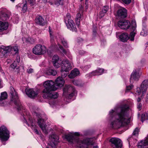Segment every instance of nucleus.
<instances>
[{
    "label": "nucleus",
    "instance_id": "58836bf2",
    "mask_svg": "<svg viewBox=\"0 0 148 148\" xmlns=\"http://www.w3.org/2000/svg\"><path fill=\"white\" fill-rule=\"evenodd\" d=\"M18 64L15 61H14L13 62V63L10 66L13 69H15L16 68V69H18V67L17 68H16V67H17V66Z\"/></svg>",
    "mask_w": 148,
    "mask_h": 148
},
{
    "label": "nucleus",
    "instance_id": "4be33fe9",
    "mask_svg": "<svg viewBox=\"0 0 148 148\" xmlns=\"http://www.w3.org/2000/svg\"><path fill=\"white\" fill-rule=\"evenodd\" d=\"M8 95L6 92H1L0 97V106H3L4 101L7 98Z\"/></svg>",
    "mask_w": 148,
    "mask_h": 148
},
{
    "label": "nucleus",
    "instance_id": "bf43d9fd",
    "mask_svg": "<svg viewBox=\"0 0 148 148\" xmlns=\"http://www.w3.org/2000/svg\"><path fill=\"white\" fill-rule=\"evenodd\" d=\"M49 34H50V37H53L52 36V31H50V32H49Z\"/></svg>",
    "mask_w": 148,
    "mask_h": 148
},
{
    "label": "nucleus",
    "instance_id": "f03ea898",
    "mask_svg": "<svg viewBox=\"0 0 148 148\" xmlns=\"http://www.w3.org/2000/svg\"><path fill=\"white\" fill-rule=\"evenodd\" d=\"M45 88L43 90L42 92L44 93L42 96L44 98L56 99L58 97V94L56 92H50L51 91H54L58 88L55 85L54 82L52 80L47 81L44 84Z\"/></svg>",
    "mask_w": 148,
    "mask_h": 148
},
{
    "label": "nucleus",
    "instance_id": "49530a36",
    "mask_svg": "<svg viewBox=\"0 0 148 148\" xmlns=\"http://www.w3.org/2000/svg\"><path fill=\"white\" fill-rule=\"evenodd\" d=\"M18 63H19L20 62V57L19 56H17L16 57V61H15Z\"/></svg>",
    "mask_w": 148,
    "mask_h": 148
},
{
    "label": "nucleus",
    "instance_id": "ea45409f",
    "mask_svg": "<svg viewBox=\"0 0 148 148\" xmlns=\"http://www.w3.org/2000/svg\"><path fill=\"white\" fill-rule=\"evenodd\" d=\"M26 40L27 42L31 44L34 43L35 41L34 39L30 37L26 38Z\"/></svg>",
    "mask_w": 148,
    "mask_h": 148
},
{
    "label": "nucleus",
    "instance_id": "20e7f679",
    "mask_svg": "<svg viewBox=\"0 0 148 148\" xmlns=\"http://www.w3.org/2000/svg\"><path fill=\"white\" fill-rule=\"evenodd\" d=\"M64 20L66 25L68 29L73 32H77V29L75 24L73 21L71 19L70 14L69 13H67Z\"/></svg>",
    "mask_w": 148,
    "mask_h": 148
},
{
    "label": "nucleus",
    "instance_id": "338daca9",
    "mask_svg": "<svg viewBox=\"0 0 148 148\" xmlns=\"http://www.w3.org/2000/svg\"><path fill=\"white\" fill-rule=\"evenodd\" d=\"M146 97L147 98V99H148V94L147 95Z\"/></svg>",
    "mask_w": 148,
    "mask_h": 148
},
{
    "label": "nucleus",
    "instance_id": "9d476101",
    "mask_svg": "<svg viewBox=\"0 0 148 148\" xmlns=\"http://www.w3.org/2000/svg\"><path fill=\"white\" fill-rule=\"evenodd\" d=\"M148 86V80H145L141 84L140 88H137L136 92L138 95H140L141 92H142L143 94L145 93L147 91V87Z\"/></svg>",
    "mask_w": 148,
    "mask_h": 148
},
{
    "label": "nucleus",
    "instance_id": "e433bc0d",
    "mask_svg": "<svg viewBox=\"0 0 148 148\" xmlns=\"http://www.w3.org/2000/svg\"><path fill=\"white\" fill-rule=\"evenodd\" d=\"M51 47L52 49L55 48L56 46V45L54 41V39L53 37H51Z\"/></svg>",
    "mask_w": 148,
    "mask_h": 148
},
{
    "label": "nucleus",
    "instance_id": "680f3d73",
    "mask_svg": "<svg viewBox=\"0 0 148 148\" xmlns=\"http://www.w3.org/2000/svg\"><path fill=\"white\" fill-rule=\"evenodd\" d=\"M83 41V39H82V38H80V39H77V42H79V41Z\"/></svg>",
    "mask_w": 148,
    "mask_h": 148
},
{
    "label": "nucleus",
    "instance_id": "6e6d98bb",
    "mask_svg": "<svg viewBox=\"0 0 148 148\" xmlns=\"http://www.w3.org/2000/svg\"><path fill=\"white\" fill-rule=\"evenodd\" d=\"M34 132L37 134H39V132L37 130V129H35L34 130Z\"/></svg>",
    "mask_w": 148,
    "mask_h": 148
},
{
    "label": "nucleus",
    "instance_id": "f704fd0d",
    "mask_svg": "<svg viewBox=\"0 0 148 148\" xmlns=\"http://www.w3.org/2000/svg\"><path fill=\"white\" fill-rule=\"evenodd\" d=\"M64 3V0H56L55 1V4L57 6L59 5H63Z\"/></svg>",
    "mask_w": 148,
    "mask_h": 148
},
{
    "label": "nucleus",
    "instance_id": "c9c22d12",
    "mask_svg": "<svg viewBox=\"0 0 148 148\" xmlns=\"http://www.w3.org/2000/svg\"><path fill=\"white\" fill-rule=\"evenodd\" d=\"M104 71L103 69H99L94 71L92 73H96L97 74L100 75L103 73Z\"/></svg>",
    "mask_w": 148,
    "mask_h": 148
},
{
    "label": "nucleus",
    "instance_id": "f3484780",
    "mask_svg": "<svg viewBox=\"0 0 148 148\" xmlns=\"http://www.w3.org/2000/svg\"><path fill=\"white\" fill-rule=\"evenodd\" d=\"M132 25H132L131 31H132L130 34V36H129V39L131 41H134V38L136 34V24L135 22H134L132 23Z\"/></svg>",
    "mask_w": 148,
    "mask_h": 148
},
{
    "label": "nucleus",
    "instance_id": "864d4df0",
    "mask_svg": "<svg viewBox=\"0 0 148 148\" xmlns=\"http://www.w3.org/2000/svg\"><path fill=\"white\" fill-rule=\"evenodd\" d=\"M90 67V65H87L85 66L84 68L85 70H87Z\"/></svg>",
    "mask_w": 148,
    "mask_h": 148
},
{
    "label": "nucleus",
    "instance_id": "052dcab7",
    "mask_svg": "<svg viewBox=\"0 0 148 148\" xmlns=\"http://www.w3.org/2000/svg\"><path fill=\"white\" fill-rule=\"evenodd\" d=\"M140 100L141 99L140 97H138L137 99V101L138 102H140Z\"/></svg>",
    "mask_w": 148,
    "mask_h": 148
},
{
    "label": "nucleus",
    "instance_id": "09e8293b",
    "mask_svg": "<svg viewBox=\"0 0 148 148\" xmlns=\"http://www.w3.org/2000/svg\"><path fill=\"white\" fill-rule=\"evenodd\" d=\"M73 84L76 86H79V82L78 81H74L73 82Z\"/></svg>",
    "mask_w": 148,
    "mask_h": 148
},
{
    "label": "nucleus",
    "instance_id": "3c124183",
    "mask_svg": "<svg viewBox=\"0 0 148 148\" xmlns=\"http://www.w3.org/2000/svg\"><path fill=\"white\" fill-rule=\"evenodd\" d=\"M142 107V104L141 103H138V104L137 105V108L138 109H139L140 110L141 107Z\"/></svg>",
    "mask_w": 148,
    "mask_h": 148
},
{
    "label": "nucleus",
    "instance_id": "5701e85b",
    "mask_svg": "<svg viewBox=\"0 0 148 148\" xmlns=\"http://www.w3.org/2000/svg\"><path fill=\"white\" fill-rule=\"evenodd\" d=\"M35 21L36 23L40 25L43 26L45 24L44 18L40 16L36 17Z\"/></svg>",
    "mask_w": 148,
    "mask_h": 148
},
{
    "label": "nucleus",
    "instance_id": "f257e3e1",
    "mask_svg": "<svg viewBox=\"0 0 148 148\" xmlns=\"http://www.w3.org/2000/svg\"><path fill=\"white\" fill-rule=\"evenodd\" d=\"M128 106L124 104L115 110H112L110 111V127L116 129L129 123L130 117L128 112Z\"/></svg>",
    "mask_w": 148,
    "mask_h": 148
},
{
    "label": "nucleus",
    "instance_id": "473e14b6",
    "mask_svg": "<svg viewBox=\"0 0 148 148\" xmlns=\"http://www.w3.org/2000/svg\"><path fill=\"white\" fill-rule=\"evenodd\" d=\"M9 46L10 47V52L11 51L12 52L14 51L15 54H16L18 52V46H16L14 47Z\"/></svg>",
    "mask_w": 148,
    "mask_h": 148
},
{
    "label": "nucleus",
    "instance_id": "2f4dec72",
    "mask_svg": "<svg viewBox=\"0 0 148 148\" xmlns=\"http://www.w3.org/2000/svg\"><path fill=\"white\" fill-rule=\"evenodd\" d=\"M60 39L61 42L63 44L65 47L66 48H68L69 47L68 45L67 42L65 40L64 38L61 36L60 37H59Z\"/></svg>",
    "mask_w": 148,
    "mask_h": 148
},
{
    "label": "nucleus",
    "instance_id": "603ef678",
    "mask_svg": "<svg viewBox=\"0 0 148 148\" xmlns=\"http://www.w3.org/2000/svg\"><path fill=\"white\" fill-rule=\"evenodd\" d=\"M31 127L32 129L33 130H34L35 129H36V126L35 125H33V124H32L31 126Z\"/></svg>",
    "mask_w": 148,
    "mask_h": 148
},
{
    "label": "nucleus",
    "instance_id": "6e6552de",
    "mask_svg": "<svg viewBox=\"0 0 148 148\" xmlns=\"http://www.w3.org/2000/svg\"><path fill=\"white\" fill-rule=\"evenodd\" d=\"M63 93L67 92L69 94L68 97L71 99L76 93V91L74 87L71 85L65 86L63 89Z\"/></svg>",
    "mask_w": 148,
    "mask_h": 148
},
{
    "label": "nucleus",
    "instance_id": "e2e57ef3",
    "mask_svg": "<svg viewBox=\"0 0 148 148\" xmlns=\"http://www.w3.org/2000/svg\"><path fill=\"white\" fill-rule=\"evenodd\" d=\"M98 147L97 146H95L93 147V148H98Z\"/></svg>",
    "mask_w": 148,
    "mask_h": 148
},
{
    "label": "nucleus",
    "instance_id": "c03bdc74",
    "mask_svg": "<svg viewBox=\"0 0 148 148\" xmlns=\"http://www.w3.org/2000/svg\"><path fill=\"white\" fill-rule=\"evenodd\" d=\"M59 47L64 53L65 54H66V51L63 48V47L61 45H60L59 46Z\"/></svg>",
    "mask_w": 148,
    "mask_h": 148
},
{
    "label": "nucleus",
    "instance_id": "a211bd4d",
    "mask_svg": "<svg viewBox=\"0 0 148 148\" xmlns=\"http://www.w3.org/2000/svg\"><path fill=\"white\" fill-rule=\"evenodd\" d=\"M59 139L58 135L55 134L53 133L51 134L49 136L50 143H51V144H57L58 142Z\"/></svg>",
    "mask_w": 148,
    "mask_h": 148
},
{
    "label": "nucleus",
    "instance_id": "4d7b16f0",
    "mask_svg": "<svg viewBox=\"0 0 148 148\" xmlns=\"http://www.w3.org/2000/svg\"><path fill=\"white\" fill-rule=\"evenodd\" d=\"M96 29L97 28L95 26V28L93 29V33L94 34H95L96 32Z\"/></svg>",
    "mask_w": 148,
    "mask_h": 148
},
{
    "label": "nucleus",
    "instance_id": "423d86ee",
    "mask_svg": "<svg viewBox=\"0 0 148 148\" xmlns=\"http://www.w3.org/2000/svg\"><path fill=\"white\" fill-rule=\"evenodd\" d=\"M47 49L44 46L40 44L36 45L33 49V52L35 54L40 55L45 53Z\"/></svg>",
    "mask_w": 148,
    "mask_h": 148
},
{
    "label": "nucleus",
    "instance_id": "13d9d810",
    "mask_svg": "<svg viewBox=\"0 0 148 148\" xmlns=\"http://www.w3.org/2000/svg\"><path fill=\"white\" fill-rule=\"evenodd\" d=\"M79 54L83 55L84 53L85 52L83 51H80L79 52Z\"/></svg>",
    "mask_w": 148,
    "mask_h": 148
},
{
    "label": "nucleus",
    "instance_id": "39448f33",
    "mask_svg": "<svg viewBox=\"0 0 148 148\" xmlns=\"http://www.w3.org/2000/svg\"><path fill=\"white\" fill-rule=\"evenodd\" d=\"M10 137V133L7 128L4 126L0 128V139L2 141L8 140Z\"/></svg>",
    "mask_w": 148,
    "mask_h": 148
},
{
    "label": "nucleus",
    "instance_id": "aec40b11",
    "mask_svg": "<svg viewBox=\"0 0 148 148\" xmlns=\"http://www.w3.org/2000/svg\"><path fill=\"white\" fill-rule=\"evenodd\" d=\"M82 143L87 146L93 145L95 143L94 139L92 138H86L81 141Z\"/></svg>",
    "mask_w": 148,
    "mask_h": 148
},
{
    "label": "nucleus",
    "instance_id": "72a5a7b5",
    "mask_svg": "<svg viewBox=\"0 0 148 148\" xmlns=\"http://www.w3.org/2000/svg\"><path fill=\"white\" fill-rule=\"evenodd\" d=\"M81 16V14L80 13H78L77 15L75 21L76 24L78 26L79 25Z\"/></svg>",
    "mask_w": 148,
    "mask_h": 148
},
{
    "label": "nucleus",
    "instance_id": "8fccbe9b",
    "mask_svg": "<svg viewBox=\"0 0 148 148\" xmlns=\"http://www.w3.org/2000/svg\"><path fill=\"white\" fill-rule=\"evenodd\" d=\"M49 146H50L52 148H56V145L57 144H51V143H50L49 144Z\"/></svg>",
    "mask_w": 148,
    "mask_h": 148
},
{
    "label": "nucleus",
    "instance_id": "a19ab883",
    "mask_svg": "<svg viewBox=\"0 0 148 148\" xmlns=\"http://www.w3.org/2000/svg\"><path fill=\"white\" fill-rule=\"evenodd\" d=\"M27 5L26 3L24 4L22 6V11L23 13L25 12L27 10Z\"/></svg>",
    "mask_w": 148,
    "mask_h": 148
},
{
    "label": "nucleus",
    "instance_id": "1a4fd4ad",
    "mask_svg": "<svg viewBox=\"0 0 148 148\" xmlns=\"http://www.w3.org/2000/svg\"><path fill=\"white\" fill-rule=\"evenodd\" d=\"M109 142L113 148H121L122 146V141L119 138H112L109 140Z\"/></svg>",
    "mask_w": 148,
    "mask_h": 148
},
{
    "label": "nucleus",
    "instance_id": "7c9ffc66",
    "mask_svg": "<svg viewBox=\"0 0 148 148\" xmlns=\"http://www.w3.org/2000/svg\"><path fill=\"white\" fill-rule=\"evenodd\" d=\"M46 73L48 75H55L57 74L56 71L52 69H49L47 70Z\"/></svg>",
    "mask_w": 148,
    "mask_h": 148
},
{
    "label": "nucleus",
    "instance_id": "c756f323",
    "mask_svg": "<svg viewBox=\"0 0 148 148\" xmlns=\"http://www.w3.org/2000/svg\"><path fill=\"white\" fill-rule=\"evenodd\" d=\"M140 34L144 36H146L148 34V28L146 25L143 26V30L140 32Z\"/></svg>",
    "mask_w": 148,
    "mask_h": 148
},
{
    "label": "nucleus",
    "instance_id": "0eeeda50",
    "mask_svg": "<svg viewBox=\"0 0 148 148\" xmlns=\"http://www.w3.org/2000/svg\"><path fill=\"white\" fill-rule=\"evenodd\" d=\"M79 134L78 132H75L73 134H69L65 135V138L71 143L74 142L78 143L79 142L78 136Z\"/></svg>",
    "mask_w": 148,
    "mask_h": 148
},
{
    "label": "nucleus",
    "instance_id": "37998d69",
    "mask_svg": "<svg viewBox=\"0 0 148 148\" xmlns=\"http://www.w3.org/2000/svg\"><path fill=\"white\" fill-rule=\"evenodd\" d=\"M121 1L123 3L126 4H129L131 2V0H119Z\"/></svg>",
    "mask_w": 148,
    "mask_h": 148
},
{
    "label": "nucleus",
    "instance_id": "9b49d317",
    "mask_svg": "<svg viewBox=\"0 0 148 148\" xmlns=\"http://www.w3.org/2000/svg\"><path fill=\"white\" fill-rule=\"evenodd\" d=\"M117 24L120 28L126 30L129 29L131 27V23L130 21L125 20L119 21Z\"/></svg>",
    "mask_w": 148,
    "mask_h": 148
},
{
    "label": "nucleus",
    "instance_id": "6ab92c4d",
    "mask_svg": "<svg viewBox=\"0 0 148 148\" xmlns=\"http://www.w3.org/2000/svg\"><path fill=\"white\" fill-rule=\"evenodd\" d=\"M26 92L28 97L31 98H34L36 97L38 94L37 92L35 91L32 89L27 90L26 91Z\"/></svg>",
    "mask_w": 148,
    "mask_h": 148
},
{
    "label": "nucleus",
    "instance_id": "2eb2a0df",
    "mask_svg": "<svg viewBox=\"0 0 148 148\" xmlns=\"http://www.w3.org/2000/svg\"><path fill=\"white\" fill-rule=\"evenodd\" d=\"M140 77V74L138 72V70H134L132 73L130 78V82L131 83H133L134 81L138 80Z\"/></svg>",
    "mask_w": 148,
    "mask_h": 148
},
{
    "label": "nucleus",
    "instance_id": "4c0bfd02",
    "mask_svg": "<svg viewBox=\"0 0 148 148\" xmlns=\"http://www.w3.org/2000/svg\"><path fill=\"white\" fill-rule=\"evenodd\" d=\"M68 71H62V69H61V77H62V79L65 77L67 75L68 73L67 72Z\"/></svg>",
    "mask_w": 148,
    "mask_h": 148
},
{
    "label": "nucleus",
    "instance_id": "7ed1b4c3",
    "mask_svg": "<svg viewBox=\"0 0 148 148\" xmlns=\"http://www.w3.org/2000/svg\"><path fill=\"white\" fill-rule=\"evenodd\" d=\"M10 89L11 101L14 102L17 106V109L18 110H21L23 108L19 99L17 93L12 86L10 87Z\"/></svg>",
    "mask_w": 148,
    "mask_h": 148
},
{
    "label": "nucleus",
    "instance_id": "cd10ccee",
    "mask_svg": "<svg viewBox=\"0 0 148 148\" xmlns=\"http://www.w3.org/2000/svg\"><path fill=\"white\" fill-rule=\"evenodd\" d=\"M1 48L0 51L2 52V53L3 54L4 56L8 52H10L9 46L6 47H5V46H2Z\"/></svg>",
    "mask_w": 148,
    "mask_h": 148
},
{
    "label": "nucleus",
    "instance_id": "a18cd8bd",
    "mask_svg": "<svg viewBox=\"0 0 148 148\" xmlns=\"http://www.w3.org/2000/svg\"><path fill=\"white\" fill-rule=\"evenodd\" d=\"M138 129L137 128H136L134 130V131L133 132V134L134 135H136V134H138Z\"/></svg>",
    "mask_w": 148,
    "mask_h": 148
},
{
    "label": "nucleus",
    "instance_id": "79ce46f5",
    "mask_svg": "<svg viewBox=\"0 0 148 148\" xmlns=\"http://www.w3.org/2000/svg\"><path fill=\"white\" fill-rule=\"evenodd\" d=\"M134 86L132 84H130V85L127 86L126 87V92H127L131 90L133 87Z\"/></svg>",
    "mask_w": 148,
    "mask_h": 148
},
{
    "label": "nucleus",
    "instance_id": "ddd939ff",
    "mask_svg": "<svg viewBox=\"0 0 148 148\" xmlns=\"http://www.w3.org/2000/svg\"><path fill=\"white\" fill-rule=\"evenodd\" d=\"M38 124L41 128L42 132L45 134L48 133L47 130L46 129L47 125L45 124L43 119L41 118H39L38 119Z\"/></svg>",
    "mask_w": 148,
    "mask_h": 148
},
{
    "label": "nucleus",
    "instance_id": "de8ad7c7",
    "mask_svg": "<svg viewBox=\"0 0 148 148\" xmlns=\"http://www.w3.org/2000/svg\"><path fill=\"white\" fill-rule=\"evenodd\" d=\"M27 72L29 73H31L33 72V69L31 68L27 69Z\"/></svg>",
    "mask_w": 148,
    "mask_h": 148
},
{
    "label": "nucleus",
    "instance_id": "393cba45",
    "mask_svg": "<svg viewBox=\"0 0 148 148\" xmlns=\"http://www.w3.org/2000/svg\"><path fill=\"white\" fill-rule=\"evenodd\" d=\"M119 38L120 40L123 42H125L129 38L128 34L126 33L121 34L119 36Z\"/></svg>",
    "mask_w": 148,
    "mask_h": 148
},
{
    "label": "nucleus",
    "instance_id": "dca6fc26",
    "mask_svg": "<svg viewBox=\"0 0 148 148\" xmlns=\"http://www.w3.org/2000/svg\"><path fill=\"white\" fill-rule=\"evenodd\" d=\"M127 11L125 8L119 9L117 11V16L119 18H124L127 16Z\"/></svg>",
    "mask_w": 148,
    "mask_h": 148
},
{
    "label": "nucleus",
    "instance_id": "412c9836",
    "mask_svg": "<svg viewBox=\"0 0 148 148\" xmlns=\"http://www.w3.org/2000/svg\"><path fill=\"white\" fill-rule=\"evenodd\" d=\"M64 81L62 77H59L57 78L55 81L54 83L56 86L61 87H62L64 84Z\"/></svg>",
    "mask_w": 148,
    "mask_h": 148
},
{
    "label": "nucleus",
    "instance_id": "4468645a",
    "mask_svg": "<svg viewBox=\"0 0 148 148\" xmlns=\"http://www.w3.org/2000/svg\"><path fill=\"white\" fill-rule=\"evenodd\" d=\"M52 62L53 66L56 68H58L62 63V61L59 59L57 55H55L53 56Z\"/></svg>",
    "mask_w": 148,
    "mask_h": 148
},
{
    "label": "nucleus",
    "instance_id": "c85d7f7f",
    "mask_svg": "<svg viewBox=\"0 0 148 148\" xmlns=\"http://www.w3.org/2000/svg\"><path fill=\"white\" fill-rule=\"evenodd\" d=\"M109 9L108 6H105L102 9L101 11L100 12V16L102 18L103 16L107 12Z\"/></svg>",
    "mask_w": 148,
    "mask_h": 148
},
{
    "label": "nucleus",
    "instance_id": "5fc2aeb1",
    "mask_svg": "<svg viewBox=\"0 0 148 148\" xmlns=\"http://www.w3.org/2000/svg\"><path fill=\"white\" fill-rule=\"evenodd\" d=\"M28 2L31 5H34V1L33 0H28Z\"/></svg>",
    "mask_w": 148,
    "mask_h": 148
},
{
    "label": "nucleus",
    "instance_id": "774afa93",
    "mask_svg": "<svg viewBox=\"0 0 148 148\" xmlns=\"http://www.w3.org/2000/svg\"><path fill=\"white\" fill-rule=\"evenodd\" d=\"M11 1L14 2L15 0H10Z\"/></svg>",
    "mask_w": 148,
    "mask_h": 148
},
{
    "label": "nucleus",
    "instance_id": "a878e982",
    "mask_svg": "<svg viewBox=\"0 0 148 148\" xmlns=\"http://www.w3.org/2000/svg\"><path fill=\"white\" fill-rule=\"evenodd\" d=\"M8 27V22H3L0 21V32L6 30Z\"/></svg>",
    "mask_w": 148,
    "mask_h": 148
},
{
    "label": "nucleus",
    "instance_id": "69168bd1",
    "mask_svg": "<svg viewBox=\"0 0 148 148\" xmlns=\"http://www.w3.org/2000/svg\"><path fill=\"white\" fill-rule=\"evenodd\" d=\"M18 6H19V4H18V5L16 6V7L17 8H18Z\"/></svg>",
    "mask_w": 148,
    "mask_h": 148
},
{
    "label": "nucleus",
    "instance_id": "0e129e2a",
    "mask_svg": "<svg viewBox=\"0 0 148 148\" xmlns=\"http://www.w3.org/2000/svg\"><path fill=\"white\" fill-rule=\"evenodd\" d=\"M51 27H49V32H50V31H51V29H50Z\"/></svg>",
    "mask_w": 148,
    "mask_h": 148
},
{
    "label": "nucleus",
    "instance_id": "b1692460",
    "mask_svg": "<svg viewBox=\"0 0 148 148\" xmlns=\"http://www.w3.org/2000/svg\"><path fill=\"white\" fill-rule=\"evenodd\" d=\"M79 71L78 69H75L71 71V73L68 76L70 78H73L78 76L79 74Z\"/></svg>",
    "mask_w": 148,
    "mask_h": 148
},
{
    "label": "nucleus",
    "instance_id": "bb28decb",
    "mask_svg": "<svg viewBox=\"0 0 148 148\" xmlns=\"http://www.w3.org/2000/svg\"><path fill=\"white\" fill-rule=\"evenodd\" d=\"M9 16L5 13L2 12H0V18L3 21H5L9 19Z\"/></svg>",
    "mask_w": 148,
    "mask_h": 148
},
{
    "label": "nucleus",
    "instance_id": "f8f14e48",
    "mask_svg": "<svg viewBox=\"0 0 148 148\" xmlns=\"http://www.w3.org/2000/svg\"><path fill=\"white\" fill-rule=\"evenodd\" d=\"M62 71H69L71 69L72 66L68 60L66 59L62 61Z\"/></svg>",
    "mask_w": 148,
    "mask_h": 148
}]
</instances>
